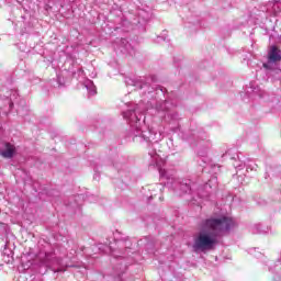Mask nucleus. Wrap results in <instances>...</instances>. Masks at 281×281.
Wrapping results in <instances>:
<instances>
[{"instance_id": "obj_13", "label": "nucleus", "mask_w": 281, "mask_h": 281, "mask_svg": "<svg viewBox=\"0 0 281 281\" xmlns=\"http://www.w3.org/2000/svg\"><path fill=\"white\" fill-rule=\"evenodd\" d=\"M79 74H85V71L83 70H79Z\"/></svg>"}, {"instance_id": "obj_2", "label": "nucleus", "mask_w": 281, "mask_h": 281, "mask_svg": "<svg viewBox=\"0 0 281 281\" xmlns=\"http://www.w3.org/2000/svg\"><path fill=\"white\" fill-rule=\"evenodd\" d=\"M128 109L123 113L124 120L130 122L132 128V137H138L139 142H161L164 135L161 132L159 134H153L149 130H144L142 123V113H144V106L142 104H127Z\"/></svg>"}, {"instance_id": "obj_6", "label": "nucleus", "mask_w": 281, "mask_h": 281, "mask_svg": "<svg viewBox=\"0 0 281 281\" xmlns=\"http://www.w3.org/2000/svg\"><path fill=\"white\" fill-rule=\"evenodd\" d=\"M15 153H16V147H14V145L10 143H7L4 145V149H0V155L5 159H12Z\"/></svg>"}, {"instance_id": "obj_11", "label": "nucleus", "mask_w": 281, "mask_h": 281, "mask_svg": "<svg viewBox=\"0 0 281 281\" xmlns=\"http://www.w3.org/2000/svg\"><path fill=\"white\" fill-rule=\"evenodd\" d=\"M161 41H166V38L161 37V36H158L157 37V43H161Z\"/></svg>"}, {"instance_id": "obj_9", "label": "nucleus", "mask_w": 281, "mask_h": 281, "mask_svg": "<svg viewBox=\"0 0 281 281\" xmlns=\"http://www.w3.org/2000/svg\"><path fill=\"white\" fill-rule=\"evenodd\" d=\"M245 166H246L245 162L241 160H236L234 162V167L236 168V170H243V168H245Z\"/></svg>"}, {"instance_id": "obj_7", "label": "nucleus", "mask_w": 281, "mask_h": 281, "mask_svg": "<svg viewBox=\"0 0 281 281\" xmlns=\"http://www.w3.org/2000/svg\"><path fill=\"white\" fill-rule=\"evenodd\" d=\"M83 87L87 89L88 91V95H95L98 93L97 89H95V85H93V81L87 79L83 82Z\"/></svg>"}, {"instance_id": "obj_3", "label": "nucleus", "mask_w": 281, "mask_h": 281, "mask_svg": "<svg viewBox=\"0 0 281 281\" xmlns=\"http://www.w3.org/2000/svg\"><path fill=\"white\" fill-rule=\"evenodd\" d=\"M149 156L151 157L154 164H156V166L159 168V173L161 179H167L166 186L173 183L176 190H180V192L184 194H187V192H190L191 190L190 184H188L187 182L181 183L175 180V170H167L161 168V164H164V159H161V156H159L157 151L149 150Z\"/></svg>"}, {"instance_id": "obj_5", "label": "nucleus", "mask_w": 281, "mask_h": 281, "mask_svg": "<svg viewBox=\"0 0 281 281\" xmlns=\"http://www.w3.org/2000/svg\"><path fill=\"white\" fill-rule=\"evenodd\" d=\"M154 111L156 117H159L160 120H164V117L170 115V110H168V102L166 101L157 103Z\"/></svg>"}, {"instance_id": "obj_14", "label": "nucleus", "mask_w": 281, "mask_h": 281, "mask_svg": "<svg viewBox=\"0 0 281 281\" xmlns=\"http://www.w3.org/2000/svg\"><path fill=\"white\" fill-rule=\"evenodd\" d=\"M13 104H14V103H10V109H12Z\"/></svg>"}, {"instance_id": "obj_15", "label": "nucleus", "mask_w": 281, "mask_h": 281, "mask_svg": "<svg viewBox=\"0 0 281 281\" xmlns=\"http://www.w3.org/2000/svg\"><path fill=\"white\" fill-rule=\"evenodd\" d=\"M250 170H254V167H252V168H250Z\"/></svg>"}, {"instance_id": "obj_1", "label": "nucleus", "mask_w": 281, "mask_h": 281, "mask_svg": "<svg viewBox=\"0 0 281 281\" xmlns=\"http://www.w3.org/2000/svg\"><path fill=\"white\" fill-rule=\"evenodd\" d=\"M232 227H236V221L232 217L222 216L204 220L200 232L193 237V251L195 254L212 251L218 244V236Z\"/></svg>"}, {"instance_id": "obj_12", "label": "nucleus", "mask_w": 281, "mask_h": 281, "mask_svg": "<svg viewBox=\"0 0 281 281\" xmlns=\"http://www.w3.org/2000/svg\"><path fill=\"white\" fill-rule=\"evenodd\" d=\"M249 168H251V165H247L246 172H249Z\"/></svg>"}, {"instance_id": "obj_10", "label": "nucleus", "mask_w": 281, "mask_h": 281, "mask_svg": "<svg viewBox=\"0 0 281 281\" xmlns=\"http://www.w3.org/2000/svg\"><path fill=\"white\" fill-rule=\"evenodd\" d=\"M121 43H122L125 52H128V49L131 48V44H128V42L126 40H121Z\"/></svg>"}, {"instance_id": "obj_8", "label": "nucleus", "mask_w": 281, "mask_h": 281, "mask_svg": "<svg viewBox=\"0 0 281 281\" xmlns=\"http://www.w3.org/2000/svg\"><path fill=\"white\" fill-rule=\"evenodd\" d=\"M261 225L260 224H252L250 226V232L251 234H262V229H261Z\"/></svg>"}, {"instance_id": "obj_4", "label": "nucleus", "mask_w": 281, "mask_h": 281, "mask_svg": "<svg viewBox=\"0 0 281 281\" xmlns=\"http://www.w3.org/2000/svg\"><path fill=\"white\" fill-rule=\"evenodd\" d=\"M281 60V50L277 46H271L268 50V61L263 64L265 69H273Z\"/></svg>"}]
</instances>
